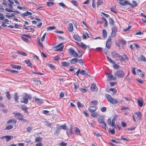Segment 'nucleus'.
<instances>
[{"mask_svg":"<svg viewBox=\"0 0 146 146\" xmlns=\"http://www.w3.org/2000/svg\"><path fill=\"white\" fill-rule=\"evenodd\" d=\"M106 96L108 101L113 104H117L118 103L117 100L113 98L111 95L109 94H106Z\"/></svg>","mask_w":146,"mask_h":146,"instance_id":"3","label":"nucleus"},{"mask_svg":"<svg viewBox=\"0 0 146 146\" xmlns=\"http://www.w3.org/2000/svg\"><path fill=\"white\" fill-rule=\"evenodd\" d=\"M117 140H118V141H116L114 139H112L111 140V141H112L113 143H120V142L119 141V139H116Z\"/></svg>","mask_w":146,"mask_h":146,"instance_id":"47","label":"nucleus"},{"mask_svg":"<svg viewBox=\"0 0 146 146\" xmlns=\"http://www.w3.org/2000/svg\"><path fill=\"white\" fill-rule=\"evenodd\" d=\"M98 102L97 100H94L91 101L90 103V104L91 105H96L98 103Z\"/></svg>","mask_w":146,"mask_h":146,"instance_id":"33","label":"nucleus"},{"mask_svg":"<svg viewBox=\"0 0 146 146\" xmlns=\"http://www.w3.org/2000/svg\"><path fill=\"white\" fill-rule=\"evenodd\" d=\"M42 138L40 137H36L35 139V141L36 142H41L42 141Z\"/></svg>","mask_w":146,"mask_h":146,"instance_id":"29","label":"nucleus"},{"mask_svg":"<svg viewBox=\"0 0 146 146\" xmlns=\"http://www.w3.org/2000/svg\"><path fill=\"white\" fill-rule=\"evenodd\" d=\"M73 37L74 39L78 41H80L81 40V38L78 35H74Z\"/></svg>","mask_w":146,"mask_h":146,"instance_id":"21","label":"nucleus"},{"mask_svg":"<svg viewBox=\"0 0 146 146\" xmlns=\"http://www.w3.org/2000/svg\"><path fill=\"white\" fill-rule=\"evenodd\" d=\"M0 20H3L4 19V16L3 13H0Z\"/></svg>","mask_w":146,"mask_h":146,"instance_id":"46","label":"nucleus"},{"mask_svg":"<svg viewBox=\"0 0 146 146\" xmlns=\"http://www.w3.org/2000/svg\"><path fill=\"white\" fill-rule=\"evenodd\" d=\"M102 123V127L103 128H104L106 129V123L104 122Z\"/></svg>","mask_w":146,"mask_h":146,"instance_id":"54","label":"nucleus"},{"mask_svg":"<svg viewBox=\"0 0 146 146\" xmlns=\"http://www.w3.org/2000/svg\"><path fill=\"white\" fill-rule=\"evenodd\" d=\"M6 93H7L6 96H7V98L9 100L11 98V95H10V94H9V93L8 92H7Z\"/></svg>","mask_w":146,"mask_h":146,"instance_id":"52","label":"nucleus"},{"mask_svg":"<svg viewBox=\"0 0 146 146\" xmlns=\"http://www.w3.org/2000/svg\"><path fill=\"white\" fill-rule=\"evenodd\" d=\"M25 62H26V63L28 64V66H30L31 67V68H32V64L31 63V61L30 60H25Z\"/></svg>","mask_w":146,"mask_h":146,"instance_id":"16","label":"nucleus"},{"mask_svg":"<svg viewBox=\"0 0 146 146\" xmlns=\"http://www.w3.org/2000/svg\"><path fill=\"white\" fill-rule=\"evenodd\" d=\"M109 132L112 134H114L115 133V130L114 129H113L112 130H110Z\"/></svg>","mask_w":146,"mask_h":146,"instance_id":"58","label":"nucleus"},{"mask_svg":"<svg viewBox=\"0 0 146 146\" xmlns=\"http://www.w3.org/2000/svg\"><path fill=\"white\" fill-rule=\"evenodd\" d=\"M14 98L15 102L18 103V94L17 93L14 96Z\"/></svg>","mask_w":146,"mask_h":146,"instance_id":"31","label":"nucleus"},{"mask_svg":"<svg viewBox=\"0 0 146 146\" xmlns=\"http://www.w3.org/2000/svg\"><path fill=\"white\" fill-rule=\"evenodd\" d=\"M122 61L128 60L129 59L128 57L125 54L122 56Z\"/></svg>","mask_w":146,"mask_h":146,"instance_id":"20","label":"nucleus"},{"mask_svg":"<svg viewBox=\"0 0 146 146\" xmlns=\"http://www.w3.org/2000/svg\"><path fill=\"white\" fill-rule=\"evenodd\" d=\"M103 19L105 21V24L104 25V26L106 27H107L108 25V21L106 19L104 18Z\"/></svg>","mask_w":146,"mask_h":146,"instance_id":"44","label":"nucleus"},{"mask_svg":"<svg viewBox=\"0 0 146 146\" xmlns=\"http://www.w3.org/2000/svg\"><path fill=\"white\" fill-rule=\"evenodd\" d=\"M62 44V43H61L59 44L58 45L56 46L55 47V48H57V49L56 50V51H62V50L63 48V46L60 47V48H58L59 47L61 46Z\"/></svg>","mask_w":146,"mask_h":146,"instance_id":"11","label":"nucleus"},{"mask_svg":"<svg viewBox=\"0 0 146 146\" xmlns=\"http://www.w3.org/2000/svg\"><path fill=\"white\" fill-rule=\"evenodd\" d=\"M137 100L139 106L142 107L143 106V102L142 101L139 99H137Z\"/></svg>","mask_w":146,"mask_h":146,"instance_id":"14","label":"nucleus"},{"mask_svg":"<svg viewBox=\"0 0 146 146\" xmlns=\"http://www.w3.org/2000/svg\"><path fill=\"white\" fill-rule=\"evenodd\" d=\"M131 28V26H129L126 29H123V31L124 32H127V31H129L130 29Z\"/></svg>","mask_w":146,"mask_h":146,"instance_id":"57","label":"nucleus"},{"mask_svg":"<svg viewBox=\"0 0 146 146\" xmlns=\"http://www.w3.org/2000/svg\"><path fill=\"white\" fill-rule=\"evenodd\" d=\"M114 75L118 77L122 78L124 76L125 73L122 70H119L115 72Z\"/></svg>","mask_w":146,"mask_h":146,"instance_id":"6","label":"nucleus"},{"mask_svg":"<svg viewBox=\"0 0 146 146\" xmlns=\"http://www.w3.org/2000/svg\"><path fill=\"white\" fill-rule=\"evenodd\" d=\"M107 109L106 107H104L102 108L101 111L103 112H104Z\"/></svg>","mask_w":146,"mask_h":146,"instance_id":"53","label":"nucleus"},{"mask_svg":"<svg viewBox=\"0 0 146 146\" xmlns=\"http://www.w3.org/2000/svg\"><path fill=\"white\" fill-rule=\"evenodd\" d=\"M121 125L123 127H125L126 126V124L123 121H122L121 123Z\"/></svg>","mask_w":146,"mask_h":146,"instance_id":"63","label":"nucleus"},{"mask_svg":"<svg viewBox=\"0 0 146 146\" xmlns=\"http://www.w3.org/2000/svg\"><path fill=\"white\" fill-rule=\"evenodd\" d=\"M112 55L113 56H117L118 55V53L115 51H113L111 52Z\"/></svg>","mask_w":146,"mask_h":146,"instance_id":"39","label":"nucleus"},{"mask_svg":"<svg viewBox=\"0 0 146 146\" xmlns=\"http://www.w3.org/2000/svg\"><path fill=\"white\" fill-rule=\"evenodd\" d=\"M55 27L54 26L50 27L47 28V30H51L55 29Z\"/></svg>","mask_w":146,"mask_h":146,"instance_id":"40","label":"nucleus"},{"mask_svg":"<svg viewBox=\"0 0 146 146\" xmlns=\"http://www.w3.org/2000/svg\"><path fill=\"white\" fill-rule=\"evenodd\" d=\"M140 58V59L141 61H143L145 62L146 61V58H145V57L144 56L142 55H141Z\"/></svg>","mask_w":146,"mask_h":146,"instance_id":"36","label":"nucleus"},{"mask_svg":"<svg viewBox=\"0 0 146 146\" xmlns=\"http://www.w3.org/2000/svg\"><path fill=\"white\" fill-rule=\"evenodd\" d=\"M79 46L84 49H86L87 47V46L82 42H81V44H79Z\"/></svg>","mask_w":146,"mask_h":146,"instance_id":"24","label":"nucleus"},{"mask_svg":"<svg viewBox=\"0 0 146 146\" xmlns=\"http://www.w3.org/2000/svg\"><path fill=\"white\" fill-rule=\"evenodd\" d=\"M32 98V97L31 95L25 94L23 95V98L21 99V103L27 104L28 102V99L31 100Z\"/></svg>","mask_w":146,"mask_h":146,"instance_id":"2","label":"nucleus"},{"mask_svg":"<svg viewBox=\"0 0 146 146\" xmlns=\"http://www.w3.org/2000/svg\"><path fill=\"white\" fill-rule=\"evenodd\" d=\"M114 64L113 65V67L115 68V69H117L119 68V65L115 64H115Z\"/></svg>","mask_w":146,"mask_h":146,"instance_id":"38","label":"nucleus"},{"mask_svg":"<svg viewBox=\"0 0 146 146\" xmlns=\"http://www.w3.org/2000/svg\"><path fill=\"white\" fill-rule=\"evenodd\" d=\"M119 1V3L122 6H126L127 5H128L131 6L132 7H134L137 5V4L136 2L135 1H132V3H131L129 1L125 0H117Z\"/></svg>","mask_w":146,"mask_h":146,"instance_id":"1","label":"nucleus"},{"mask_svg":"<svg viewBox=\"0 0 146 146\" xmlns=\"http://www.w3.org/2000/svg\"><path fill=\"white\" fill-rule=\"evenodd\" d=\"M135 113L137 116L138 119L139 120H140L142 116V115L140 112H136Z\"/></svg>","mask_w":146,"mask_h":146,"instance_id":"15","label":"nucleus"},{"mask_svg":"<svg viewBox=\"0 0 146 146\" xmlns=\"http://www.w3.org/2000/svg\"><path fill=\"white\" fill-rule=\"evenodd\" d=\"M13 114L14 115L15 117H17V119L18 120L24 122L27 121V120L24 118V115L21 114L13 112Z\"/></svg>","mask_w":146,"mask_h":146,"instance_id":"4","label":"nucleus"},{"mask_svg":"<svg viewBox=\"0 0 146 146\" xmlns=\"http://www.w3.org/2000/svg\"><path fill=\"white\" fill-rule=\"evenodd\" d=\"M107 123L110 126H111V120L109 118L108 119L107 121Z\"/></svg>","mask_w":146,"mask_h":146,"instance_id":"49","label":"nucleus"},{"mask_svg":"<svg viewBox=\"0 0 146 146\" xmlns=\"http://www.w3.org/2000/svg\"><path fill=\"white\" fill-rule=\"evenodd\" d=\"M112 32L111 33V36L113 37L116 35V33L117 31V28L116 26H113L111 27Z\"/></svg>","mask_w":146,"mask_h":146,"instance_id":"8","label":"nucleus"},{"mask_svg":"<svg viewBox=\"0 0 146 146\" xmlns=\"http://www.w3.org/2000/svg\"><path fill=\"white\" fill-rule=\"evenodd\" d=\"M98 121L100 123H102L104 121H103V118L101 117H99L98 119Z\"/></svg>","mask_w":146,"mask_h":146,"instance_id":"32","label":"nucleus"},{"mask_svg":"<svg viewBox=\"0 0 146 146\" xmlns=\"http://www.w3.org/2000/svg\"><path fill=\"white\" fill-rule=\"evenodd\" d=\"M75 128H76V130L75 131V133L76 134L79 135H81L80 134V130L77 127H76Z\"/></svg>","mask_w":146,"mask_h":146,"instance_id":"27","label":"nucleus"},{"mask_svg":"<svg viewBox=\"0 0 146 146\" xmlns=\"http://www.w3.org/2000/svg\"><path fill=\"white\" fill-rule=\"evenodd\" d=\"M28 15V11H27L26 12H25L24 13H23L21 14L22 16L23 17H24L25 16H27Z\"/></svg>","mask_w":146,"mask_h":146,"instance_id":"43","label":"nucleus"},{"mask_svg":"<svg viewBox=\"0 0 146 146\" xmlns=\"http://www.w3.org/2000/svg\"><path fill=\"white\" fill-rule=\"evenodd\" d=\"M43 145L40 142L36 144L35 146H42Z\"/></svg>","mask_w":146,"mask_h":146,"instance_id":"64","label":"nucleus"},{"mask_svg":"<svg viewBox=\"0 0 146 146\" xmlns=\"http://www.w3.org/2000/svg\"><path fill=\"white\" fill-rule=\"evenodd\" d=\"M74 86L75 89H78L79 87V85L78 84L74 83Z\"/></svg>","mask_w":146,"mask_h":146,"instance_id":"61","label":"nucleus"},{"mask_svg":"<svg viewBox=\"0 0 146 146\" xmlns=\"http://www.w3.org/2000/svg\"><path fill=\"white\" fill-rule=\"evenodd\" d=\"M47 4L48 6L54 5V3L52 2H48L47 3Z\"/></svg>","mask_w":146,"mask_h":146,"instance_id":"48","label":"nucleus"},{"mask_svg":"<svg viewBox=\"0 0 146 146\" xmlns=\"http://www.w3.org/2000/svg\"><path fill=\"white\" fill-rule=\"evenodd\" d=\"M13 127V125H9L7 126L4 129V130H9L12 129Z\"/></svg>","mask_w":146,"mask_h":146,"instance_id":"35","label":"nucleus"},{"mask_svg":"<svg viewBox=\"0 0 146 146\" xmlns=\"http://www.w3.org/2000/svg\"><path fill=\"white\" fill-rule=\"evenodd\" d=\"M102 3V2L101 0H98L97 3V5L98 7L101 5Z\"/></svg>","mask_w":146,"mask_h":146,"instance_id":"42","label":"nucleus"},{"mask_svg":"<svg viewBox=\"0 0 146 146\" xmlns=\"http://www.w3.org/2000/svg\"><path fill=\"white\" fill-rule=\"evenodd\" d=\"M33 98L35 100L36 102L38 104H42L43 102V100L39 98H36V97H33Z\"/></svg>","mask_w":146,"mask_h":146,"instance_id":"12","label":"nucleus"},{"mask_svg":"<svg viewBox=\"0 0 146 146\" xmlns=\"http://www.w3.org/2000/svg\"><path fill=\"white\" fill-rule=\"evenodd\" d=\"M80 73L82 75H84L85 76L88 75V74L86 73V71L85 70H81L80 71Z\"/></svg>","mask_w":146,"mask_h":146,"instance_id":"22","label":"nucleus"},{"mask_svg":"<svg viewBox=\"0 0 146 146\" xmlns=\"http://www.w3.org/2000/svg\"><path fill=\"white\" fill-rule=\"evenodd\" d=\"M62 65L63 66L66 67L70 65V63L69 62H62Z\"/></svg>","mask_w":146,"mask_h":146,"instance_id":"26","label":"nucleus"},{"mask_svg":"<svg viewBox=\"0 0 146 146\" xmlns=\"http://www.w3.org/2000/svg\"><path fill=\"white\" fill-rule=\"evenodd\" d=\"M48 66L49 67L51 68V69H55V66L53 65L52 64H50Z\"/></svg>","mask_w":146,"mask_h":146,"instance_id":"56","label":"nucleus"},{"mask_svg":"<svg viewBox=\"0 0 146 146\" xmlns=\"http://www.w3.org/2000/svg\"><path fill=\"white\" fill-rule=\"evenodd\" d=\"M90 115L93 117H97L99 115L98 113L94 112L91 114Z\"/></svg>","mask_w":146,"mask_h":146,"instance_id":"25","label":"nucleus"},{"mask_svg":"<svg viewBox=\"0 0 146 146\" xmlns=\"http://www.w3.org/2000/svg\"><path fill=\"white\" fill-rule=\"evenodd\" d=\"M12 68H17L18 69H20L21 68V66L20 65L17 66L14 65H12Z\"/></svg>","mask_w":146,"mask_h":146,"instance_id":"30","label":"nucleus"},{"mask_svg":"<svg viewBox=\"0 0 146 146\" xmlns=\"http://www.w3.org/2000/svg\"><path fill=\"white\" fill-rule=\"evenodd\" d=\"M78 59L77 58H75L72 59L70 61V63L72 64H75L78 62Z\"/></svg>","mask_w":146,"mask_h":146,"instance_id":"17","label":"nucleus"},{"mask_svg":"<svg viewBox=\"0 0 146 146\" xmlns=\"http://www.w3.org/2000/svg\"><path fill=\"white\" fill-rule=\"evenodd\" d=\"M78 63L81 64H82L83 63V62L82 60L81 59L78 60Z\"/></svg>","mask_w":146,"mask_h":146,"instance_id":"60","label":"nucleus"},{"mask_svg":"<svg viewBox=\"0 0 146 146\" xmlns=\"http://www.w3.org/2000/svg\"><path fill=\"white\" fill-rule=\"evenodd\" d=\"M69 53L71 55L75 57L81 58L82 55L79 56L73 48H70L69 49Z\"/></svg>","mask_w":146,"mask_h":146,"instance_id":"5","label":"nucleus"},{"mask_svg":"<svg viewBox=\"0 0 146 146\" xmlns=\"http://www.w3.org/2000/svg\"><path fill=\"white\" fill-rule=\"evenodd\" d=\"M7 70H8L9 71H10L11 72L13 73H17L19 72L18 71H16L15 70H9V69Z\"/></svg>","mask_w":146,"mask_h":146,"instance_id":"50","label":"nucleus"},{"mask_svg":"<svg viewBox=\"0 0 146 146\" xmlns=\"http://www.w3.org/2000/svg\"><path fill=\"white\" fill-rule=\"evenodd\" d=\"M97 108L96 106H91L88 108V110L90 112L94 113L97 110Z\"/></svg>","mask_w":146,"mask_h":146,"instance_id":"10","label":"nucleus"},{"mask_svg":"<svg viewBox=\"0 0 146 146\" xmlns=\"http://www.w3.org/2000/svg\"><path fill=\"white\" fill-rule=\"evenodd\" d=\"M60 127L61 129L63 130H66L67 129V127L65 123L63 125H60Z\"/></svg>","mask_w":146,"mask_h":146,"instance_id":"28","label":"nucleus"},{"mask_svg":"<svg viewBox=\"0 0 146 146\" xmlns=\"http://www.w3.org/2000/svg\"><path fill=\"white\" fill-rule=\"evenodd\" d=\"M103 36L104 38H106L107 37V32L106 30H103Z\"/></svg>","mask_w":146,"mask_h":146,"instance_id":"34","label":"nucleus"},{"mask_svg":"<svg viewBox=\"0 0 146 146\" xmlns=\"http://www.w3.org/2000/svg\"><path fill=\"white\" fill-rule=\"evenodd\" d=\"M32 129V127H29L27 128V131L29 133L31 132V130Z\"/></svg>","mask_w":146,"mask_h":146,"instance_id":"55","label":"nucleus"},{"mask_svg":"<svg viewBox=\"0 0 146 146\" xmlns=\"http://www.w3.org/2000/svg\"><path fill=\"white\" fill-rule=\"evenodd\" d=\"M13 137L12 136L6 135L5 136V138H6V141L8 142L10 140L11 138H13Z\"/></svg>","mask_w":146,"mask_h":146,"instance_id":"19","label":"nucleus"},{"mask_svg":"<svg viewBox=\"0 0 146 146\" xmlns=\"http://www.w3.org/2000/svg\"><path fill=\"white\" fill-rule=\"evenodd\" d=\"M109 24L111 25H113L114 24V22L112 18H110L109 21Z\"/></svg>","mask_w":146,"mask_h":146,"instance_id":"23","label":"nucleus"},{"mask_svg":"<svg viewBox=\"0 0 146 146\" xmlns=\"http://www.w3.org/2000/svg\"><path fill=\"white\" fill-rule=\"evenodd\" d=\"M70 128H71V129H70L69 131V134L70 135H72L73 133V132L72 130V126H70Z\"/></svg>","mask_w":146,"mask_h":146,"instance_id":"59","label":"nucleus"},{"mask_svg":"<svg viewBox=\"0 0 146 146\" xmlns=\"http://www.w3.org/2000/svg\"><path fill=\"white\" fill-rule=\"evenodd\" d=\"M68 31H69L72 32L73 30V27L72 24V23H70L69 24L68 27Z\"/></svg>","mask_w":146,"mask_h":146,"instance_id":"13","label":"nucleus"},{"mask_svg":"<svg viewBox=\"0 0 146 146\" xmlns=\"http://www.w3.org/2000/svg\"><path fill=\"white\" fill-rule=\"evenodd\" d=\"M17 122V121L14 119H10L7 121V123H16Z\"/></svg>","mask_w":146,"mask_h":146,"instance_id":"18","label":"nucleus"},{"mask_svg":"<svg viewBox=\"0 0 146 146\" xmlns=\"http://www.w3.org/2000/svg\"><path fill=\"white\" fill-rule=\"evenodd\" d=\"M106 47L108 48H110L111 46V43L106 42Z\"/></svg>","mask_w":146,"mask_h":146,"instance_id":"41","label":"nucleus"},{"mask_svg":"<svg viewBox=\"0 0 146 146\" xmlns=\"http://www.w3.org/2000/svg\"><path fill=\"white\" fill-rule=\"evenodd\" d=\"M21 109L24 111L26 112L27 110V108L25 106H22L21 107Z\"/></svg>","mask_w":146,"mask_h":146,"instance_id":"62","label":"nucleus"},{"mask_svg":"<svg viewBox=\"0 0 146 146\" xmlns=\"http://www.w3.org/2000/svg\"><path fill=\"white\" fill-rule=\"evenodd\" d=\"M120 42L122 45H125L126 44V42L123 40H121L120 41Z\"/></svg>","mask_w":146,"mask_h":146,"instance_id":"45","label":"nucleus"},{"mask_svg":"<svg viewBox=\"0 0 146 146\" xmlns=\"http://www.w3.org/2000/svg\"><path fill=\"white\" fill-rule=\"evenodd\" d=\"M90 89L92 91H97L98 90V88L95 83H93L90 86Z\"/></svg>","mask_w":146,"mask_h":146,"instance_id":"9","label":"nucleus"},{"mask_svg":"<svg viewBox=\"0 0 146 146\" xmlns=\"http://www.w3.org/2000/svg\"><path fill=\"white\" fill-rule=\"evenodd\" d=\"M106 77H108V80L110 81L111 80H117L116 77L113 76L111 72H110L109 73H106Z\"/></svg>","mask_w":146,"mask_h":146,"instance_id":"7","label":"nucleus"},{"mask_svg":"<svg viewBox=\"0 0 146 146\" xmlns=\"http://www.w3.org/2000/svg\"><path fill=\"white\" fill-rule=\"evenodd\" d=\"M67 143L64 142H62L60 144V146H65L67 145Z\"/></svg>","mask_w":146,"mask_h":146,"instance_id":"51","label":"nucleus"},{"mask_svg":"<svg viewBox=\"0 0 146 146\" xmlns=\"http://www.w3.org/2000/svg\"><path fill=\"white\" fill-rule=\"evenodd\" d=\"M106 57L107 58V59L108 60L110 63L112 64H115V62H113V60L110 58L108 56H107Z\"/></svg>","mask_w":146,"mask_h":146,"instance_id":"37","label":"nucleus"}]
</instances>
